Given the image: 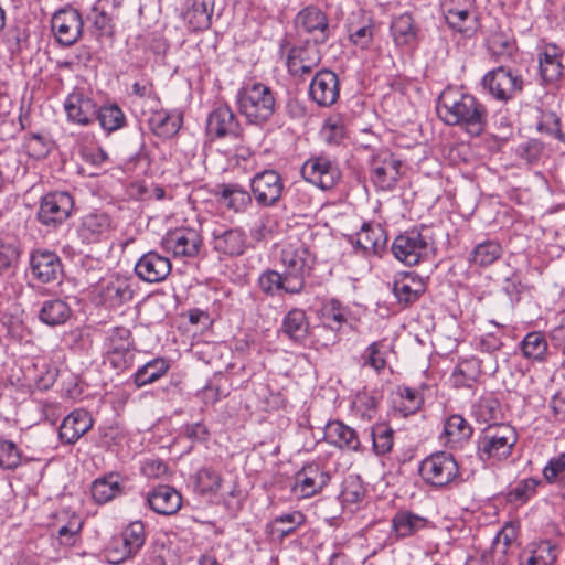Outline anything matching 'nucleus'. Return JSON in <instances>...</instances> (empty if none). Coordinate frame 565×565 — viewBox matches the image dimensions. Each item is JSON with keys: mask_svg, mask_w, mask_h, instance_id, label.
<instances>
[{"mask_svg": "<svg viewBox=\"0 0 565 565\" xmlns=\"http://www.w3.org/2000/svg\"><path fill=\"white\" fill-rule=\"evenodd\" d=\"M519 349L525 359L542 362L546 358L548 344L543 332L532 331L522 339Z\"/></svg>", "mask_w": 565, "mask_h": 565, "instance_id": "obj_43", "label": "nucleus"}, {"mask_svg": "<svg viewBox=\"0 0 565 565\" xmlns=\"http://www.w3.org/2000/svg\"><path fill=\"white\" fill-rule=\"evenodd\" d=\"M481 373V361L471 356L458 362L452 370L450 381L452 386L456 388H471L478 382Z\"/></svg>", "mask_w": 565, "mask_h": 565, "instance_id": "obj_38", "label": "nucleus"}, {"mask_svg": "<svg viewBox=\"0 0 565 565\" xmlns=\"http://www.w3.org/2000/svg\"><path fill=\"white\" fill-rule=\"evenodd\" d=\"M206 131L214 138H238L242 135V127L232 108L228 105H220L210 113Z\"/></svg>", "mask_w": 565, "mask_h": 565, "instance_id": "obj_20", "label": "nucleus"}, {"mask_svg": "<svg viewBox=\"0 0 565 565\" xmlns=\"http://www.w3.org/2000/svg\"><path fill=\"white\" fill-rule=\"evenodd\" d=\"M274 522L276 524L284 525L279 532L282 537H286L295 533L298 527L306 523V515L302 512L296 510L276 516Z\"/></svg>", "mask_w": 565, "mask_h": 565, "instance_id": "obj_62", "label": "nucleus"}, {"mask_svg": "<svg viewBox=\"0 0 565 565\" xmlns=\"http://www.w3.org/2000/svg\"><path fill=\"white\" fill-rule=\"evenodd\" d=\"M147 503L158 514L172 515L182 505V495L173 487L159 484L147 494Z\"/></svg>", "mask_w": 565, "mask_h": 565, "instance_id": "obj_27", "label": "nucleus"}, {"mask_svg": "<svg viewBox=\"0 0 565 565\" xmlns=\"http://www.w3.org/2000/svg\"><path fill=\"white\" fill-rule=\"evenodd\" d=\"M125 479L117 472H110L93 481L92 497L98 504H105L124 493Z\"/></svg>", "mask_w": 565, "mask_h": 565, "instance_id": "obj_34", "label": "nucleus"}, {"mask_svg": "<svg viewBox=\"0 0 565 565\" xmlns=\"http://www.w3.org/2000/svg\"><path fill=\"white\" fill-rule=\"evenodd\" d=\"M488 49L492 55L511 56L513 51L515 50V44H514V41H512L509 36H507L503 33L498 32V33H493L488 39Z\"/></svg>", "mask_w": 565, "mask_h": 565, "instance_id": "obj_64", "label": "nucleus"}, {"mask_svg": "<svg viewBox=\"0 0 565 565\" xmlns=\"http://www.w3.org/2000/svg\"><path fill=\"white\" fill-rule=\"evenodd\" d=\"M30 270L33 278L42 284L56 281L63 275L60 256L47 249H35L30 254Z\"/></svg>", "mask_w": 565, "mask_h": 565, "instance_id": "obj_18", "label": "nucleus"}, {"mask_svg": "<svg viewBox=\"0 0 565 565\" xmlns=\"http://www.w3.org/2000/svg\"><path fill=\"white\" fill-rule=\"evenodd\" d=\"M296 25L307 33L315 34L316 43H324L330 36L329 21L318 7L308 6L298 12Z\"/></svg>", "mask_w": 565, "mask_h": 565, "instance_id": "obj_26", "label": "nucleus"}, {"mask_svg": "<svg viewBox=\"0 0 565 565\" xmlns=\"http://www.w3.org/2000/svg\"><path fill=\"white\" fill-rule=\"evenodd\" d=\"M225 383V377L221 375L210 380L199 393L203 403L215 404L222 397H225L228 394Z\"/></svg>", "mask_w": 565, "mask_h": 565, "instance_id": "obj_59", "label": "nucleus"}, {"mask_svg": "<svg viewBox=\"0 0 565 565\" xmlns=\"http://www.w3.org/2000/svg\"><path fill=\"white\" fill-rule=\"evenodd\" d=\"M434 250V239L427 227L412 228L395 237L392 253L396 259L407 266L425 260Z\"/></svg>", "mask_w": 565, "mask_h": 565, "instance_id": "obj_5", "label": "nucleus"}, {"mask_svg": "<svg viewBox=\"0 0 565 565\" xmlns=\"http://www.w3.org/2000/svg\"><path fill=\"white\" fill-rule=\"evenodd\" d=\"M86 22L90 24L92 32L96 36H104L111 33V19L105 10L94 6L86 15Z\"/></svg>", "mask_w": 565, "mask_h": 565, "instance_id": "obj_57", "label": "nucleus"}, {"mask_svg": "<svg viewBox=\"0 0 565 565\" xmlns=\"http://www.w3.org/2000/svg\"><path fill=\"white\" fill-rule=\"evenodd\" d=\"M171 269L170 259L154 250L143 254L135 265L137 277L151 284L166 280Z\"/></svg>", "mask_w": 565, "mask_h": 565, "instance_id": "obj_23", "label": "nucleus"}, {"mask_svg": "<svg viewBox=\"0 0 565 565\" xmlns=\"http://www.w3.org/2000/svg\"><path fill=\"white\" fill-rule=\"evenodd\" d=\"M71 316V307L66 301L60 298L45 300L38 312L39 320L50 327L66 323Z\"/></svg>", "mask_w": 565, "mask_h": 565, "instance_id": "obj_41", "label": "nucleus"}, {"mask_svg": "<svg viewBox=\"0 0 565 565\" xmlns=\"http://www.w3.org/2000/svg\"><path fill=\"white\" fill-rule=\"evenodd\" d=\"M149 126L154 135L162 138L172 137L180 129L179 120L166 111L153 113L149 118Z\"/></svg>", "mask_w": 565, "mask_h": 565, "instance_id": "obj_47", "label": "nucleus"}, {"mask_svg": "<svg viewBox=\"0 0 565 565\" xmlns=\"http://www.w3.org/2000/svg\"><path fill=\"white\" fill-rule=\"evenodd\" d=\"M220 201L227 209L242 212L252 203V194L236 183L220 184L217 186Z\"/></svg>", "mask_w": 565, "mask_h": 565, "instance_id": "obj_42", "label": "nucleus"}, {"mask_svg": "<svg viewBox=\"0 0 565 565\" xmlns=\"http://www.w3.org/2000/svg\"><path fill=\"white\" fill-rule=\"evenodd\" d=\"M146 529L141 521L129 523L118 537L113 539L105 551V556L110 564H120L134 558L143 547L146 542Z\"/></svg>", "mask_w": 565, "mask_h": 565, "instance_id": "obj_6", "label": "nucleus"}, {"mask_svg": "<svg viewBox=\"0 0 565 565\" xmlns=\"http://www.w3.org/2000/svg\"><path fill=\"white\" fill-rule=\"evenodd\" d=\"M436 110L448 126H457L471 137L481 136L488 126V109L469 93L446 87L439 95Z\"/></svg>", "mask_w": 565, "mask_h": 565, "instance_id": "obj_1", "label": "nucleus"}, {"mask_svg": "<svg viewBox=\"0 0 565 565\" xmlns=\"http://www.w3.org/2000/svg\"><path fill=\"white\" fill-rule=\"evenodd\" d=\"M397 394L405 414H414L420 408L424 402L422 394L417 390L408 386H399Z\"/></svg>", "mask_w": 565, "mask_h": 565, "instance_id": "obj_63", "label": "nucleus"}, {"mask_svg": "<svg viewBox=\"0 0 565 565\" xmlns=\"http://www.w3.org/2000/svg\"><path fill=\"white\" fill-rule=\"evenodd\" d=\"M161 246L167 252H172L174 257L193 258L199 255L202 238L196 230L180 227L168 232L161 241Z\"/></svg>", "mask_w": 565, "mask_h": 565, "instance_id": "obj_14", "label": "nucleus"}, {"mask_svg": "<svg viewBox=\"0 0 565 565\" xmlns=\"http://www.w3.org/2000/svg\"><path fill=\"white\" fill-rule=\"evenodd\" d=\"M113 227L110 216L105 212H93L83 216L78 227V235L84 243L90 244L100 241Z\"/></svg>", "mask_w": 565, "mask_h": 565, "instance_id": "obj_32", "label": "nucleus"}, {"mask_svg": "<svg viewBox=\"0 0 565 565\" xmlns=\"http://www.w3.org/2000/svg\"><path fill=\"white\" fill-rule=\"evenodd\" d=\"M375 25L370 20L366 24L354 28L353 25L349 29V40L358 47L362 50L369 49L374 40Z\"/></svg>", "mask_w": 565, "mask_h": 565, "instance_id": "obj_61", "label": "nucleus"}, {"mask_svg": "<svg viewBox=\"0 0 565 565\" xmlns=\"http://www.w3.org/2000/svg\"><path fill=\"white\" fill-rule=\"evenodd\" d=\"M107 354L115 367H125L128 363L127 356L134 350L131 332L125 327L113 328L106 339Z\"/></svg>", "mask_w": 565, "mask_h": 565, "instance_id": "obj_25", "label": "nucleus"}, {"mask_svg": "<svg viewBox=\"0 0 565 565\" xmlns=\"http://www.w3.org/2000/svg\"><path fill=\"white\" fill-rule=\"evenodd\" d=\"M250 191L259 206H274L280 200L284 191L282 178L275 170L258 172L250 179Z\"/></svg>", "mask_w": 565, "mask_h": 565, "instance_id": "obj_13", "label": "nucleus"}, {"mask_svg": "<svg viewBox=\"0 0 565 565\" xmlns=\"http://www.w3.org/2000/svg\"><path fill=\"white\" fill-rule=\"evenodd\" d=\"M132 296L134 290L125 278L110 277L99 284L98 297L107 308H118L130 301Z\"/></svg>", "mask_w": 565, "mask_h": 565, "instance_id": "obj_28", "label": "nucleus"}, {"mask_svg": "<svg viewBox=\"0 0 565 565\" xmlns=\"http://www.w3.org/2000/svg\"><path fill=\"white\" fill-rule=\"evenodd\" d=\"M482 85L493 98L507 102L522 90L523 81L511 68L499 66L483 76Z\"/></svg>", "mask_w": 565, "mask_h": 565, "instance_id": "obj_11", "label": "nucleus"}, {"mask_svg": "<svg viewBox=\"0 0 565 565\" xmlns=\"http://www.w3.org/2000/svg\"><path fill=\"white\" fill-rule=\"evenodd\" d=\"M83 520L79 515L73 514L66 524L58 527L56 540L58 544L64 547H72L81 540V532L83 529Z\"/></svg>", "mask_w": 565, "mask_h": 565, "instance_id": "obj_49", "label": "nucleus"}, {"mask_svg": "<svg viewBox=\"0 0 565 565\" xmlns=\"http://www.w3.org/2000/svg\"><path fill=\"white\" fill-rule=\"evenodd\" d=\"M93 423L87 411L75 409L63 419L58 437L62 443L73 445L93 427Z\"/></svg>", "mask_w": 565, "mask_h": 565, "instance_id": "obj_31", "label": "nucleus"}, {"mask_svg": "<svg viewBox=\"0 0 565 565\" xmlns=\"http://www.w3.org/2000/svg\"><path fill=\"white\" fill-rule=\"evenodd\" d=\"M541 481L534 478L522 479L515 483L508 492L509 502L524 504L536 493Z\"/></svg>", "mask_w": 565, "mask_h": 565, "instance_id": "obj_53", "label": "nucleus"}, {"mask_svg": "<svg viewBox=\"0 0 565 565\" xmlns=\"http://www.w3.org/2000/svg\"><path fill=\"white\" fill-rule=\"evenodd\" d=\"M95 119H98L102 128L108 132L120 129L126 121L122 110L117 105L97 107Z\"/></svg>", "mask_w": 565, "mask_h": 565, "instance_id": "obj_51", "label": "nucleus"}, {"mask_svg": "<svg viewBox=\"0 0 565 565\" xmlns=\"http://www.w3.org/2000/svg\"><path fill=\"white\" fill-rule=\"evenodd\" d=\"M445 19L449 26L458 32L467 33L472 30V18L469 8L456 6L455 1L446 7Z\"/></svg>", "mask_w": 565, "mask_h": 565, "instance_id": "obj_46", "label": "nucleus"}, {"mask_svg": "<svg viewBox=\"0 0 565 565\" xmlns=\"http://www.w3.org/2000/svg\"><path fill=\"white\" fill-rule=\"evenodd\" d=\"M213 11V0H192L184 12V20L193 31L206 30L211 25Z\"/></svg>", "mask_w": 565, "mask_h": 565, "instance_id": "obj_39", "label": "nucleus"}, {"mask_svg": "<svg viewBox=\"0 0 565 565\" xmlns=\"http://www.w3.org/2000/svg\"><path fill=\"white\" fill-rule=\"evenodd\" d=\"M169 370V363L164 359H154L139 367L134 374V382L138 387L153 383L163 376Z\"/></svg>", "mask_w": 565, "mask_h": 565, "instance_id": "obj_44", "label": "nucleus"}, {"mask_svg": "<svg viewBox=\"0 0 565 565\" xmlns=\"http://www.w3.org/2000/svg\"><path fill=\"white\" fill-rule=\"evenodd\" d=\"M502 255V247L494 241H486L478 244L470 254V263L487 267L492 265Z\"/></svg>", "mask_w": 565, "mask_h": 565, "instance_id": "obj_45", "label": "nucleus"}, {"mask_svg": "<svg viewBox=\"0 0 565 565\" xmlns=\"http://www.w3.org/2000/svg\"><path fill=\"white\" fill-rule=\"evenodd\" d=\"M390 31L397 46H413L418 42L419 28L409 13L394 17Z\"/></svg>", "mask_w": 565, "mask_h": 565, "instance_id": "obj_35", "label": "nucleus"}, {"mask_svg": "<svg viewBox=\"0 0 565 565\" xmlns=\"http://www.w3.org/2000/svg\"><path fill=\"white\" fill-rule=\"evenodd\" d=\"M64 109L70 121L87 126L95 120L97 104L83 89L75 88L66 97Z\"/></svg>", "mask_w": 565, "mask_h": 565, "instance_id": "obj_22", "label": "nucleus"}, {"mask_svg": "<svg viewBox=\"0 0 565 565\" xmlns=\"http://www.w3.org/2000/svg\"><path fill=\"white\" fill-rule=\"evenodd\" d=\"M285 278L284 273L268 269L259 276L258 286L264 294L269 296H274L280 290L287 292V279Z\"/></svg>", "mask_w": 565, "mask_h": 565, "instance_id": "obj_55", "label": "nucleus"}, {"mask_svg": "<svg viewBox=\"0 0 565 565\" xmlns=\"http://www.w3.org/2000/svg\"><path fill=\"white\" fill-rule=\"evenodd\" d=\"M309 327L305 310L294 308L282 318L279 332L295 343H303L309 335Z\"/></svg>", "mask_w": 565, "mask_h": 565, "instance_id": "obj_33", "label": "nucleus"}, {"mask_svg": "<svg viewBox=\"0 0 565 565\" xmlns=\"http://www.w3.org/2000/svg\"><path fill=\"white\" fill-rule=\"evenodd\" d=\"M280 262L287 279V294H300L313 269L315 255L303 243H288L280 252Z\"/></svg>", "mask_w": 565, "mask_h": 565, "instance_id": "obj_3", "label": "nucleus"}, {"mask_svg": "<svg viewBox=\"0 0 565 565\" xmlns=\"http://www.w3.org/2000/svg\"><path fill=\"white\" fill-rule=\"evenodd\" d=\"M518 441L514 428L507 424L490 425L477 440V456L483 462L501 461L510 457Z\"/></svg>", "mask_w": 565, "mask_h": 565, "instance_id": "obj_4", "label": "nucleus"}, {"mask_svg": "<svg viewBox=\"0 0 565 565\" xmlns=\"http://www.w3.org/2000/svg\"><path fill=\"white\" fill-rule=\"evenodd\" d=\"M562 52L555 44L544 45L539 54V70L544 83H553L562 75Z\"/></svg>", "mask_w": 565, "mask_h": 565, "instance_id": "obj_37", "label": "nucleus"}, {"mask_svg": "<svg viewBox=\"0 0 565 565\" xmlns=\"http://www.w3.org/2000/svg\"><path fill=\"white\" fill-rule=\"evenodd\" d=\"M387 345L384 341L371 343L363 353L364 364L376 371L386 366Z\"/></svg>", "mask_w": 565, "mask_h": 565, "instance_id": "obj_58", "label": "nucleus"}, {"mask_svg": "<svg viewBox=\"0 0 565 565\" xmlns=\"http://www.w3.org/2000/svg\"><path fill=\"white\" fill-rule=\"evenodd\" d=\"M22 461V454L18 446L7 439H0V468L4 470L17 469Z\"/></svg>", "mask_w": 565, "mask_h": 565, "instance_id": "obj_56", "label": "nucleus"}, {"mask_svg": "<svg viewBox=\"0 0 565 565\" xmlns=\"http://www.w3.org/2000/svg\"><path fill=\"white\" fill-rule=\"evenodd\" d=\"M236 104L248 124L262 127L276 111V92L262 82L249 79L238 88Z\"/></svg>", "mask_w": 565, "mask_h": 565, "instance_id": "obj_2", "label": "nucleus"}, {"mask_svg": "<svg viewBox=\"0 0 565 565\" xmlns=\"http://www.w3.org/2000/svg\"><path fill=\"white\" fill-rule=\"evenodd\" d=\"M73 196L65 191H53L41 198L36 212L38 222L50 230H56L72 215Z\"/></svg>", "mask_w": 565, "mask_h": 565, "instance_id": "obj_8", "label": "nucleus"}, {"mask_svg": "<svg viewBox=\"0 0 565 565\" xmlns=\"http://www.w3.org/2000/svg\"><path fill=\"white\" fill-rule=\"evenodd\" d=\"M309 96L320 107L335 104L340 96L338 75L328 68L316 72L310 81Z\"/></svg>", "mask_w": 565, "mask_h": 565, "instance_id": "obj_16", "label": "nucleus"}, {"mask_svg": "<svg viewBox=\"0 0 565 565\" xmlns=\"http://www.w3.org/2000/svg\"><path fill=\"white\" fill-rule=\"evenodd\" d=\"M429 521L409 510H401L392 519V533L396 539L415 535L428 526Z\"/></svg>", "mask_w": 565, "mask_h": 565, "instance_id": "obj_36", "label": "nucleus"}, {"mask_svg": "<svg viewBox=\"0 0 565 565\" xmlns=\"http://www.w3.org/2000/svg\"><path fill=\"white\" fill-rule=\"evenodd\" d=\"M330 481V475L316 462L302 467L295 476L292 492L300 498H310L319 493Z\"/></svg>", "mask_w": 565, "mask_h": 565, "instance_id": "obj_19", "label": "nucleus"}, {"mask_svg": "<svg viewBox=\"0 0 565 565\" xmlns=\"http://www.w3.org/2000/svg\"><path fill=\"white\" fill-rule=\"evenodd\" d=\"M373 450L377 456L392 451L394 445V430L385 423L376 424L371 429Z\"/></svg>", "mask_w": 565, "mask_h": 565, "instance_id": "obj_48", "label": "nucleus"}, {"mask_svg": "<svg viewBox=\"0 0 565 565\" xmlns=\"http://www.w3.org/2000/svg\"><path fill=\"white\" fill-rule=\"evenodd\" d=\"M401 160L393 153L384 151L372 157L370 180L379 191H391L401 178Z\"/></svg>", "mask_w": 565, "mask_h": 565, "instance_id": "obj_12", "label": "nucleus"}, {"mask_svg": "<svg viewBox=\"0 0 565 565\" xmlns=\"http://www.w3.org/2000/svg\"><path fill=\"white\" fill-rule=\"evenodd\" d=\"M472 431V427L461 415H450L444 425L445 445L456 449L471 437Z\"/></svg>", "mask_w": 565, "mask_h": 565, "instance_id": "obj_40", "label": "nucleus"}, {"mask_svg": "<svg viewBox=\"0 0 565 565\" xmlns=\"http://www.w3.org/2000/svg\"><path fill=\"white\" fill-rule=\"evenodd\" d=\"M52 146V140L46 135L39 132L28 135L23 143L28 154L34 159L45 158L50 153Z\"/></svg>", "mask_w": 565, "mask_h": 565, "instance_id": "obj_52", "label": "nucleus"}, {"mask_svg": "<svg viewBox=\"0 0 565 565\" xmlns=\"http://www.w3.org/2000/svg\"><path fill=\"white\" fill-rule=\"evenodd\" d=\"M323 439L341 450H362L356 430L340 420L328 422L324 428Z\"/></svg>", "mask_w": 565, "mask_h": 565, "instance_id": "obj_29", "label": "nucleus"}, {"mask_svg": "<svg viewBox=\"0 0 565 565\" xmlns=\"http://www.w3.org/2000/svg\"><path fill=\"white\" fill-rule=\"evenodd\" d=\"M350 311L343 307L340 301L331 300L321 309V326L317 328L319 335L327 333L328 337L321 342V345L328 347L334 344L338 338V331L348 323Z\"/></svg>", "mask_w": 565, "mask_h": 565, "instance_id": "obj_21", "label": "nucleus"}, {"mask_svg": "<svg viewBox=\"0 0 565 565\" xmlns=\"http://www.w3.org/2000/svg\"><path fill=\"white\" fill-rule=\"evenodd\" d=\"M247 235L239 228L218 227L212 232L213 249L224 256H239L245 252Z\"/></svg>", "mask_w": 565, "mask_h": 565, "instance_id": "obj_24", "label": "nucleus"}, {"mask_svg": "<svg viewBox=\"0 0 565 565\" xmlns=\"http://www.w3.org/2000/svg\"><path fill=\"white\" fill-rule=\"evenodd\" d=\"M425 290L426 285L424 280L412 273L399 274L393 282V294L397 303L403 307L416 302Z\"/></svg>", "mask_w": 565, "mask_h": 565, "instance_id": "obj_30", "label": "nucleus"}, {"mask_svg": "<svg viewBox=\"0 0 565 565\" xmlns=\"http://www.w3.org/2000/svg\"><path fill=\"white\" fill-rule=\"evenodd\" d=\"M300 172L306 182L323 191L333 189L341 179V170L337 161L326 154L308 158Z\"/></svg>", "mask_w": 565, "mask_h": 565, "instance_id": "obj_9", "label": "nucleus"}, {"mask_svg": "<svg viewBox=\"0 0 565 565\" xmlns=\"http://www.w3.org/2000/svg\"><path fill=\"white\" fill-rule=\"evenodd\" d=\"M365 492V488L360 479L349 478L343 482L340 497L345 505L359 504L364 499Z\"/></svg>", "mask_w": 565, "mask_h": 565, "instance_id": "obj_60", "label": "nucleus"}, {"mask_svg": "<svg viewBox=\"0 0 565 565\" xmlns=\"http://www.w3.org/2000/svg\"><path fill=\"white\" fill-rule=\"evenodd\" d=\"M388 236L381 223L364 222L350 242L355 250H361L364 256L381 255L387 246Z\"/></svg>", "mask_w": 565, "mask_h": 565, "instance_id": "obj_17", "label": "nucleus"}, {"mask_svg": "<svg viewBox=\"0 0 565 565\" xmlns=\"http://www.w3.org/2000/svg\"><path fill=\"white\" fill-rule=\"evenodd\" d=\"M419 475L427 484L436 488L446 487L460 476L455 457L446 451H437L426 457L420 462Z\"/></svg>", "mask_w": 565, "mask_h": 565, "instance_id": "obj_7", "label": "nucleus"}, {"mask_svg": "<svg viewBox=\"0 0 565 565\" xmlns=\"http://www.w3.org/2000/svg\"><path fill=\"white\" fill-rule=\"evenodd\" d=\"M319 43H305L303 45L294 46L287 55V68L294 78L305 79L310 75L321 62V53L318 47Z\"/></svg>", "mask_w": 565, "mask_h": 565, "instance_id": "obj_15", "label": "nucleus"}, {"mask_svg": "<svg viewBox=\"0 0 565 565\" xmlns=\"http://www.w3.org/2000/svg\"><path fill=\"white\" fill-rule=\"evenodd\" d=\"M222 483L220 473L211 468H201L195 475L194 487L201 494L216 492Z\"/></svg>", "mask_w": 565, "mask_h": 565, "instance_id": "obj_54", "label": "nucleus"}, {"mask_svg": "<svg viewBox=\"0 0 565 565\" xmlns=\"http://www.w3.org/2000/svg\"><path fill=\"white\" fill-rule=\"evenodd\" d=\"M84 19L72 6H66L52 15L51 30L56 41L63 46L75 44L82 36Z\"/></svg>", "mask_w": 565, "mask_h": 565, "instance_id": "obj_10", "label": "nucleus"}, {"mask_svg": "<svg viewBox=\"0 0 565 565\" xmlns=\"http://www.w3.org/2000/svg\"><path fill=\"white\" fill-rule=\"evenodd\" d=\"M21 250L14 239L0 238V275L13 271L19 264Z\"/></svg>", "mask_w": 565, "mask_h": 565, "instance_id": "obj_50", "label": "nucleus"}]
</instances>
